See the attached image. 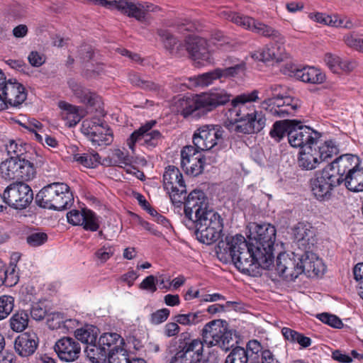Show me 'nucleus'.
Here are the masks:
<instances>
[{"instance_id": "1", "label": "nucleus", "mask_w": 363, "mask_h": 363, "mask_svg": "<svg viewBox=\"0 0 363 363\" xmlns=\"http://www.w3.org/2000/svg\"><path fill=\"white\" fill-rule=\"evenodd\" d=\"M185 201V216L196 228L198 240L208 245L218 240L223 230L222 220L218 213L208 208L204 192L195 189Z\"/></svg>"}, {"instance_id": "2", "label": "nucleus", "mask_w": 363, "mask_h": 363, "mask_svg": "<svg viewBox=\"0 0 363 363\" xmlns=\"http://www.w3.org/2000/svg\"><path fill=\"white\" fill-rule=\"evenodd\" d=\"M258 94L259 91L254 90L238 95L231 100L233 108L229 110L230 120L236 133L252 134L260 132L265 127L267 119L264 113L255 109L253 106H245L246 103L257 101Z\"/></svg>"}, {"instance_id": "3", "label": "nucleus", "mask_w": 363, "mask_h": 363, "mask_svg": "<svg viewBox=\"0 0 363 363\" xmlns=\"http://www.w3.org/2000/svg\"><path fill=\"white\" fill-rule=\"evenodd\" d=\"M220 247L230 254L235 267L244 273L254 272L261 267L254 243L247 242L242 235L227 236Z\"/></svg>"}, {"instance_id": "4", "label": "nucleus", "mask_w": 363, "mask_h": 363, "mask_svg": "<svg viewBox=\"0 0 363 363\" xmlns=\"http://www.w3.org/2000/svg\"><path fill=\"white\" fill-rule=\"evenodd\" d=\"M248 238L250 241H255L254 248L261 267L269 268L273 262V247L276 240L275 228L269 223H250L248 225Z\"/></svg>"}, {"instance_id": "5", "label": "nucleus", "mask_w": 363, "mask_h": 363, "mask_svg": "<svg viewBox=\"0 0 363 363\" xmlns=\"http://www.w3.org/2000/svg\"><path fill=\"white\" fill-rule=\"evenodd\" d=\"M231 95L224 89H216L191 97H184L179 100L180 111L184 117L199 116L202 112L210 111L220 105L230 101Z\"/></svg>"}, {"instance_id": "6", "label": "nucleus", "mask_w": 363, "mask_h": 363, "mask_svg": "<svg viewBox=\"0 0 363 363\" xmlns=\"http://www.w3.org/2000/svg\"><path fill=\"white\" fill-rule=\"evenodd\" d=\"M203 343L209 347L218 346L225 351L229 350L238 342V336L229 330L226 321L218 319L206 323L202 329Z\"/></svg>"}, {"instance_id": "7", "label": "nucleus", "mask_w": 363, "mask_h": 363, "mask_svg": "<svg viewBox=\"0 0 363 363\" xmlns=\"http://www.w3.org/2000/svg\"><path fill=\"white\" fill-rule=\"evenodd\" d=\"M221 14L226 19L245 29L262 36L270 38L276 42H284V36L278 30L251 17L226 11H223Z\"/></svg>"}, {"instance_id": "8", "label": "nucleus", "mask_w": 363, "mask_h": 363, "mask_svg": "<svg viewBox=\"0 0 363 363\" xmlns=\"http://www.w3.org/2000/svg\"><path fill=\"white\" fill-rule=\"evenodd\" d=\"M4 198L10 207L23 210L32 202L33 192L27 183H11L4 192Z\"/></svg>"}, {"instance_id": "9", "label": "nucleus", "mask_w": 363, "mask_h": 363, "mask_svg": "<svg viewBox=\"0 0 363 363\" xmlns=\"http://www.w3.org/2000/svg\"><path fill=\"white\" fill-rule=\"evenodd\" d=\"M203 352V344L201 339L184 338V341L179 342L177 352L170 363H200Z\"/></svg>"}, {"instance_id": "10", "label": "nucleus", "mask_w": 363, "mask_h": 363, "mask_svg": "<svg viewBox=\"0 0 363 363\" xmlns=\"http://www.w3.org/2000/svg\"><path fill=\"white\" fill-rule=\"evenodd\" d=\"M223 130L218 125H204L194 133L193 143L201 151L211 150L223 140Z\"/></svg>"}, {"instance_id": "11", "label": "nucleus", "mask_w": 363, "mask_h": 363, "mask_svg": "<svg viewBox=\"0 0 363 363\" xmlns=\"http://www.w3.org/2000/svg\"><path fill=\"white\" fill-rule=\"evenodd\" d=\"M155 123V121H150L130 135L127 140V144L132 152H134L136 143L147 147H155L161 142L162 139L161 133L156 130H152Z\"/></svg>"}, {"instance_id": "12", "label": "nucleus", "mask_w": 363, "mask_h": 363, "mask_svg": "<svg viewBox=\"0 0 363 363\" xmlns=\"http://www.w3.org/2000/svg\"><path fill=\"white\" fill-rule=\"evenodd\" d=\"M301 122L297 121L296 125H293L289 130L288 140L294 147L305 149L308 146L316 144L320 134L306 125H298Z\"/></svg>"}, {"instance_id": "13", "label": "nucleus", "mask_w": 363, "mask_h": 363, "mask_svg": "<svg viewBox=\"0 0 363 363\" xmlns=\"http://www.w3.org/2000/svg\"><path fill=\"white\" fill-rule=\"evenodd\" d=\"M96 119L83 122V132L87 135L93 145H107L113 141V134L107 125L99 123Z\"/></svg>"}, {"instance_id": "14", "label": "nucleus", "mask_w": 363, "mask_h": 363, "mask_svg": "<svg viewBox=\"0 0 363 363\" xmlns=\"http://www.w3.org/2000/svg\"><path fill=\"white\" fill-rule=\"evenodd\" d=\"M276 270L279 276L291 281L301 274V268L298 267L296 252H281L276 260Z\"/></svg>"}, {"instance_id": "15", "label": "nucleus", "mask_w": 363, "mask_h": 363, "mask_svg": "<svg viewBox=\"0 0 363 363\" xmlns=\"http://www.w3.org/2000/svg\"><path fill=\"white\" fill-rule=\"evenodd\" d=\"M359 158L353 155H343L332 162V167L337 168L340 177L337 182H344L348 179H356L354 174L360 171Z\"/></svg>"}, {"instance_id": "16", "label": "nucleus", "mask_w": 363, "mask_h": 363, "mask_svg": "<svg viewBox=\"0 0 363 363\" xmlns=\"http://www.w3.org/2000/svg\"><path fill=\"white\" fill-rule=\"evenodd\" d=\"M69 223L82 226L85 230L97 231L100 226L99 216L91 210L82 208L81 211L73 209L67 213Z\"/></svg>"}, {"instance_id": "17", "label": "nucleus", "mask_w": 363, "mask_h": 363, "mask_svg": "<svg viewBox=\"0 0 363 363\" xmlns=\"http://www.w3.org/2000/svg\"><path fill=\"white\" fill-rule=\"evenodd\" d=\"M273 105L269 110L272 115L279 118L294 116L300 107V101L291 96L275 97L264 101L263 104Z\"/></svg>"}, {"instance_id": "18", "label": "nucleus", "mask_w": 363, "mask_h": 363, "mask_svg": "<svg viewBox=\"0 0 363 363\" xmlns=\"http://www.w3.org/2000/svg\"><path fill=\"white\" fill-rule=\"evenodd\" d=\"M311 250H297L296 251L298 267L301 268V274L305 272L309 275L313 274L318 276L323 274L325 267L323 261Z\"/></svg>"}, {"instance_id": "19", "label": "nucleus", "mask_w": 363, "mask_h": 363, "mask_svg": "<svg viewBox=\"0 0 363 363\" xmlns=\"http://www.w3.org/2000/svg\"><path fill=\"white\" fill-rule=\"evenodd\" d=\"M184 45L185 54L188 53L190 57L200 62L201 61L210 62L211 53L208 42L205 38L198 36H189Z\"/></svg>"}, {"instance_id": "20", "label": "nucleus", "mask_w": 363, "mask_h": 363, "mask_svg": "<svg viewBox=\"0 0 363 363\" xmlns=\"http://www.w3.org/2000/svg\"><path fill=\"white\" fill-rule=\"evenodd\" d=\"M8 107H19L26 99L27 92L24 86L16 79H9L1 89Z\"/></svg>"}, {"instance_id": "21", "label": "nucleus", "mask_w": 363, "mask_h": 363, "mask_svg": "<svg viewBox=\"0 0 363 363\" xmlns=\"http://www.w3.org/2000/svg\"><path fill=\"white\" fill-rule=\"evenodd\" d=\"M225 65L229 66L223 69L218 68L212 72L198 76L196 78V85L207 86L212 84L216 79L234 77L244 70V65L242 63L233 64L230 65L226 63Z\"/></svg>"}, {"instance_id": "22", "label": "nucleus", "mask_w": 363, "mask_h": 363, "mask_svg": "<svg viewBox=\"0 0 363 363\" xmlns=\"http://www.w3.org/2000/svg\"><path fill=\"white\" fill-rule=\"evenodd\" d=\"M54 350L60 360L72 362L79 358L81 353V346L74 338L64 337L55 342Z\"/></svg>"}, {"instance_id": "23", "label": "nucleus", "mask_w": 363, "mask_h": 363, "mask_svg": "<svg viewBox=\"0 0 363 363\" xmlns=\"http://www.w3.org/2000/svg\"><path fill=\"white\" fill-rule=\"evenodd\" d=\"M298 250L311 249L315 244V231L309 223H298L293 230Z\"/></svg>"}, {"instance_id": "24", "label": "nucleus", "mask_w": 363, "mask_h": 363, "mask_svg": "<svg viewBox=\"0 0 363 363\" xmlns=\"http://www.w3.org/2000/svg\"><path fill=\"white\" fill-rule=\"evenodd\" d=\"M66 189L67 183H50L38 193L36 202L40 207L50 209L57 194Z\"/></svg>"}, {"instance_id": "25", "label": "nucleus", "mask_w": 363, "mask_h": 363, "mask_svg": "<svg viewBox=\"0 0 363 363\" xmlns=\"http://www.w3.org/2000/svg\"><path fill=\"white\" fill-rule=\"evenodd\" d=\"M114 7L123 14L129 17L135 18L137 21L144 23L147 21L142 11V4L140 1H132L130 0H113L110 1L108 9Z\"/></svg>"}, {"instance_id": "26", "label": "nucleus", "mask_w": 363, "mask_h": 363, "mask_svg": "<svg viewBox=\"0 0 363 363\" xmlns=\"http://www.w3.org/2000/svg\"><path fill=\"white\" fill-rule=\"evenodd\" d=\"M38 345V337L33 332L19 335L14 341V349L21 357L33 354Z\"/></svg>"}, {"instance_id": "27", "label": "nucleus", "mask_w": 363, "mask_h": 363, "mask_svg": "<svg viewBox=\"0 0 363 363\" xmlns=\"http://www.w3.org/2000/svg\"><path fill=\"white\" fill-rule=\"evenodd\" d=\"M284 42V40L283 43H271L262 50L254 52L252 57L255 60L263 62H281L285 55V49L283 46Z\"/></svg>"}, {"instance_id": "28", "label": "nucleus", "mask_w": 363, "mask_h": 363, "mask_svg": "<svg viewBox=\"0 0 363 363\" xmlns=\"http://www.w3.org/2000/svg\"><path fill=\"white\" fill-rule=\"evenodd\" d=\"M293 76L303 82L310 84H322L325 80V75L319 69L314 67L295 68L291 71Z\"/></svg>"}, {"instance_id": "29", "label": "nucleus", "mask_w": 363, "mask_h": 363, "mask_svg": "<svg viewBox=\"0 0 363 363\" xmlns=\"http://www.w3.org/2000/svg\"><path fill=\"white\" fill-rule=\"evenodd\" d=\"M67 84L73 94L78 98L81 102L91 106L96 104L98 100V96L96 94L91 92L74 79H69Z\"/></svg>"}, {"instance_id": "30", "label": "nucleus", "mask_w": 363, "mask_h": 363, "mask_svg": "<svg viewBox=\"0 0 363 363\" xmlns=\"http://www.w3.org/2000/svg\"><path fill=\"white\" fill-rule=\"evenodd\" d=\"M163 188L174 205L180 206L184 203L187 193L184 183H164Z\"/></svg>"}, {"instance_id": "31", "label": "nucleus", "mask_w": 363, "mask_h": 363, "mask_svg": "<svg viewBox=\"0 0 363 363\" xmlns=\"http://www.w3.org/2000/svg\"><path fill=\"white\" fill-rule=\"evenodd\" d=\"M99 344L109 354L110 352H118V350L123 349L124 340L116 333H105L100 336Z\"/></svg>"}, {"instance_id": "32", "label": "nucleus", "mask_w": 363, "mask_h": 363, "mask_svg": "<svg viewBox=\"0 0 363 363\" xmlns=\"http://www.w3.org/2000/svg\"><path fill=\"white\" fill-rule=\"evenodd\" d=\"M157 34L163 42L166 50H167L172 55H174L177 57L185 55L184 45L183 44H179L175 48L177 40L176 38L168 30L158 29Z\"/></svg>"}, {"instance_id": "33", "label": "nucleus", "mask_w": 363, "mask_h": 363, "mask_svg": "<svg viewBox=\"0 0 363 363\" xmlns=\"http://www.w3.org/2000/svg\"><path fill=\"white\" fill-rule=\"evenodd\" d=\"M321 162L314 145L308 146L303 149L298 158L299 166L306 169H313Z\"/></svg>"}, {"instance_id": "34", "label": "nucleus", "mask_w": 363, "mask_h": 363, "mask_svg": "<svg viewBox=\"0 0 363 363\" xmlns=\"http://www.w3.org/2000/svg\"><path fill=\"white\" fill-rule=\"evenodd\" d=\"M324 61L330 69L334 73L340 71L350 72L354 68V63L348 60H342L338 56L326 53Z\"/></svg>"}, {"instance_id": "35", "label": "nucleus", "mask_w": 363, "mask_h": 363, "mask_svg": "<svg viewBox=\"0 0 363 363\" xmlns=\"http://www.w3.org/2000/svg\"><path fill=\"white\" fill-rule=\"evenodd\" d=\"M131 163L130 157L120 149L113 150L111 154L101 161V164L106 166H128Z\"/></svg>"}, {"instance_id": "36", "label": "nucleus", "mask_w": 363, "mask_h": 363, "mask_svg": "<svg viewBox=\"0 0 363 363\" xmlns=\"http://www.w3.org/2000/svg\"><path fill=\"white\" fill-rule=\"evenodd\" d=\"M48 327L52 329H65L69 331L75 326V320L72 319H65L60 313H51L48 318Z\"/></svg>"}, {"instance_id": "37", "label": "nucleus", "mask_w": 363, "mask_h": 363, "mask_svg": "<svg viewBox=\"0 0 363 363\" xmlns=\"http://www.w3.org/2000/svg\"><path fill=\"white\" fill-rule=\"evenodd\" d=\"M19 167L18 160L14 157L6 160L0 164V174L5 180H16Z\"/></svg>"}, {"instance_id": "38", "label": "nucleus", "mask_w": 363, "mask_h": 363, "mask_svg": "<svg viewBox=\"0 0 363 363\" xmlns=\"http://www.w3.org/2000/svg\"><path fill=\"white\" fill-rule=\"evenodd\" d=\"M316 147L318 157L322 162L326 161L339 152V147L333 140H327L318 145V142L313 145Z\"/></svg>"}, {"instance_id": "39", "label": "nucleus", "mask_w": 363, "mask_h": 363, "mask_svg": "<svg viewBox=\"0 0 363 363\" xmlns=\"http://www.w3.org/2000/svg\"><path fill=\"white\" fill-rule=\"evenodd\" d=\"M99 333V329L93 325H86L74 331L76 338L87 345L95 344Z\"/></svg>"}, {"instance_id": "40", "label": "nucleus", "mask_w": 363, "mask_h": 363, "mask_svg": "<svg viewBox=\"0 0 363 363\" xmlns=\"http://www.w3.org/2000/svg\"><path fill=\"white\" fill-rule=\"evenodd\" d=\"M19 167L16 182H29L35 178V169L33 163L25 158L18 160Z\"/></svg>"}, {"instance_id": "41", "label": "nucleus", "mask_w": 363, "mask_h": 363, "mask_svg": "<svg viewBox=\"0 0 363 363\" xmlns=\"http://www.w3.org/2000/svg\"><path fill=\"white\" fill-rule=\"evenodd\" d=\"M73 160L86 168H95L101 164L99 154L93 150L83 154H74Z\"/></svg>"}, {"instance_id": "42", "label": "nucleus", "mask_w": 363, "mask_h": 363, "mask_svg": "<svg viewBox=\"0 0 363 363\" xmlns=\"http://www.w3.org/2000/svg\"><path fill=\"white\" fill-rule=\"evenodd\" d=\"M29 317L25 311L14 313L9 319L10 328L16 333L23 331L28 325Z\"/></svg>"}, {"instance_id": "43", "label": "nucleus", "mask_w": 363, "mask_h": 363, "mask_svg": "<svg viewBox=\"0 0 363 363\" xmlns=\"http://www.w3.org/2000/svg\"><path fill=\"white\" fill-rule=\"evenodd\" d=\"M296 120H283L275 122L269 133L271 137L279 141L286 133L288 134L289 128L293 125H296Z\"/></svg>"}, {"instance_id": "44", "label": "nucleus", "mask_w": 363, "mask_h": 363, "mask_svg": "<svg viewBox=\"0 0 363 363\" xmlns=\"http://www.w3.org/2000/svg\"><path fill=\"white\" fill-rule=\"evenodd\" d=\"M205 315L201 311L191 312L186 314H178L174 321L184 326L196 325L204 320Z\"/></svg>"}, {"instance_id": "45", "label": "nucleus", "mask_w": 363, "mask_h": 363, "mask_svg": "<svg viewBox=\"0 0 363 363\" xmlns=\"http://www.w3.org/2000/svg\"><path fill=\"white\" fill-rule=\"evenodd\" d=\"M87 357L92 363H104L108 354L100 345L91 344L85 349Z\"/></svg>"}, {"instance_id": "46", "label": "nucleus", "mask_w": 363, "mask_h": 363, "mask_svg": "<svg viewBox=\"0 0 363 363\" xmlns=\"http://www.w3.org/2000/svg\"><path fill=\"white\" fill-rule=\"evenodd\" d=\"M18 281L15 267L11 266L7 269L4 262L0 260V286L4 284L6 286H12L17 284Z\"/></svg>"}, {"instance_id": "47", "label": "nucleus", "mask_w": 363, "mask_h": 363, "mask_svg": "<svg viewBox=\"0 0 363 363\" xmlns=\"http://www.w3.org/2000/svg\"><path fill=\"white\" fill-rule=\"evenodd\" d=\"M73 201V196L69 190V187L67 185V189L62 192H60L55 197L53 204L50 209L57 211H62L71 206Z\"/></svg>"}, {"instance_id": "48", "label": "nucleus", "mask_w": 363, "mask_h": 363, "mask_svg": "<svg viewBox=\"0 0 363 363\" xmlns=\"http://www.w3.org/2000/svg\"><path fill=\"white\" fill-rule=\"evenodd\" d=\"M129 81L133 85L145 90L157 91L160 89V85L155 84L153 82L145 79L136 73L130 74Z\"/></svg>"}, {"instance_id": "49", "label": "nucleus", "mask_w": 363, "mask_h": 363, "mask_svg": "<svg viewBox=\"0 0 363 363\" xmlns=\"http://www.w3.org/2000/svg\"><path fill=\"white\" fill-rule=\"evenodd\" d=\"M201 150L191 145H187L183 147L181 151V164H188L190 162H199L201 159Z\"/></svg>"}, {"instance_id": "50", "label": "nucleus", "mask_w": 363, "mask_h": 363, "mask_svg": "<svg viewBox=\"0 0 363 363\" xmlns=\"http://www.w3.org/2000/svg\"><path fill=\"white\" fill-rule=\"evenodd\" d=\"M332 183H313L311 190L318 200H328L331 196Z\"/></svg>"}, {"instance_id": "51", "label": "nucleus", "mask_w": 363, "mask_h": 363, "mask_svg": "<svg viewBox=\"0 0 363 363\" xmlns=\"http://www.w3.org/2000/svg\"><path fill=\"white\" fill-rule=\"evenodd\" d=\"M6 150L10 157H14L19 160L22 159V156L26 152V144L20 140H9V143L6 144Z\"/></svg>"}, {"instance_id": "52", "label": "nucleus", "mask_w": 363, "mask_h": 363, "mask_svg": "<svg viewBox=\"0 0 363 363\" xmlns=\"http://www.w3.org/2000/svg\"><path fill=\"white\" fill-rule=\"evenodd\" d=\"M249 358L245 349L237 347L227 356L225 363H247Z\"/></svg>"}, {"instance_id": "53", "label": "nucleus", "mask_w": 363, "mask_h": 363, "mask_svg": "<svg viewBox=\"0 0 363 363\" xmlns=\"http://www.w3.org/2000/svg\"><path fill=\"white\" fill-rule=\"evenodd\" d=\"M14 299L11 296H0V320L6 318L12 311Z\"/></svg>"}, {"instance_id": "54", "label": "nucleus", "mask_w": 363, "mask_h": 363, "mask_svg": "<svg viewBox=\"0 0 363 363\" xmlns=\"http://www.w3.org/2000/svg\"><path fill=\"white\" fill-rule=\"evenodd\" d=\"M203 157L199 160V162H190L188 164H181L182 167L186 174L192 177H196L202 173L203 169Z\"/></svg>"}, {"instance_id": "55", "label": "nucleus", "mask_w": 363, "mask_h": 363, "mask_svg": "<svg viewBox=\"0 0 363 363\" xmlns=\"http://www.w3.org/2000/svg\"><path fill=\"white\" fill-rule=\"evenodd\" d=\"M361 37V34L352 32L344 37V41L348 47L361 51L363 45V40Z\"/></svg>"}, {"instance_id": "56", "label": "nucleus", "mask_w": 363, "mask_h": 363, "mask_svg": "<svg viewBox=\"0 0 363 363\" xmlns=\"http://www.w3.org/2000/svg\"><path fill=\"white\" fill-rule=\"evenodd\" d=\"M163 182H184L182 174L177 167L169 165L165 168Z\"/></svg>"}, {"instance_id": "57", "label": "nucleus", "mask_w": 363, "mask_h": 363, "mask_svg": "<svg viewBox=\"0 0 363 363\" xmlns=\"http://www.w3.org/2000/svg\"><path fill=\"white\" fill-rule=\"evenodd\" d=\"M48 240V235L43 232H35L28 235L26 238L27 243L30 247H39L45 244Z\"/></svg>"}, {"instance_id": "58", "label": "nucleus", "mask_w": 363, "mask_h": 363, "mask_svg": "<svg viewBox=\"0 0 363 363\" xmlns=\"http://www.w3.org/2000/svg\"><path fill=\"white\" fill-rule=\"evenodd\" d=\"M108 363H130L128 354L123 348L118 352H110L108 356Z\"/></svg>"}, {"instance_id": "59", "label": "nucleus", "mask_w": 363, "mask_h": 363, "mask_svg": "<svg viewBox=\"0 0 363 363\" xmlns=\"http://www.w3.org/2000/svg\"><path fill=\"white\" fill-rule=\"evenodd\" d=\"M317 317L321 322L331 327L340 328L342 325V320L335 315L324 313L318 314Z\"/></svg>"}, {"instance_id": "60", "label": "nucleus", "mask_w": 363, "mask_h": 363, "mask_svg": "<svg viewBox=\"0 0 363 363\" xmlns=\"http://www.w3.org/2000/svg\"><path fill=\"white\" fill-rule=\"evenodd\" d=\"M114 251L113 246L105 245L96 251V256L101 263H104L113 255Z\"/></svg>"}, {"instance_id": "61", "label": "nucleus", "mask_w": 363, "mask_h": 363, "mask_svg": "<svg viewBox=\"0 0 363 363\" xmlns=\"http://www.w3.org/2000/svg\"><path fill=\"white\" fill-rule=\"evenodd\" d=\"M157 277L150 275L143 280L140 284V289L147 291L150 293H155L157 291Z\"/></svg>"}, {"instance_id": "62", "label": "nucleus", "mask_w": 363, "mask_h": 363, "mask_svg": "<svg viewBox=\"0 0 363 363\" xmlns=\"http://www.w3.org/2000/svg\"><path fill=\"white\" fill-rule=\"evenodd\" d=\"M170 311L167 308H162L156 311L151 315V323L153 324H160L164 322L169 317Z\"/></svg>"}, {"instance_id": "63", "label": "nucleus", "mask_w": 363, "mask_h": 363, "mask_svg": "<svg viewBox=\"0 0 363 363\" xmlns=\"http://www.w3.org/2000/svg\"><path fill=\"white\" fill-rule=\"evenodd\" d=\"M246 352L248 353V357H250V353H251V356L255 355V359L259 357V353L261 352L262 354V347L259 342L256 340H250L247 345ZM266 350H264L265 351Z\"/></svg>"}, {"instance_id": "64", "label": "nucleus", "mask_w": 363, "mask_h": 363, "mask_svg": "<svg viewBox=\"0 0 363 363\" xmlns=\"http://www.w3.org/2000/svg\"><path fill=\"white\" fill-rule=\"evenodd\" d=\"M58 106L61 109L60 115L62 118L64 120L67 118L69 116L79 108L75 106L62 101L58 103Z\"/></svg>"}]
</instances>
